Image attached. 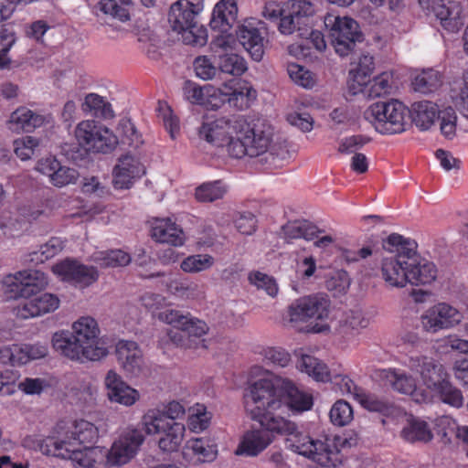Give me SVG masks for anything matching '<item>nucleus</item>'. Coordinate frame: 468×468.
Returning <instances> with one entry per match:
<instances>
[{
    "instance_id": "nucleus-19",
    "label": "nucleus",
    "mask_w": 468,
    "mask_h": 468,
    "mask_svg": "<svg viewBox=\"0 0 468 468\" xmlns=\"http://www.w3.org/2000/svg\"><path fill=\"white\" fill-rule=\"evenodd\" d=\"M408 367L412 372L420 376L422 384L431 392L448 376L442 364L427 356H410Z\"/></svg>"
},
{
    "instance_id": "nucleus-62",
    "label": "nucleus",
    "mask_w": 468,
    "mask_h": 468,
    "mask_svg": "<svg viewBox=\"0 0 468 468\" xmlns=\"http://www.w3.org/2000/svg\"><path fill=\"white\" fill-rule=\"evenodd\" d=\"M183 96L184 98L192 104L201 106V102L204 100V96L207 90L206 86H199L194 81L186 80L183 85Z\"/></svg>"
},
{
    "instance_id": "nucleus-59",
    "label": "nucleus",
    "mask_w": 468,
    "mask_h": 468,
    "mask_svg": "<svg viewBox=\"0 0 468 468\" xmlns=\"http://www.w3.org/2000/svg\"><path fill=\"white\" fill-rule=\"evenodd\" d=\"M39 142L33 136H26L14 141V152L17 157L26 161L31 158Z\"/></svg>"
},
{
    "instance_id": "nucleus-15",
    "label": "nucleus",
    "mask_w": 468,
    "mask_h": 468,
    "mask_svg": "<svg viewBox=\"0 0 468 468\" xmlns=\"http://www.w3.org/2000/svg\"><path fill=\"white\" fill-rule=\"evenodd\" d=\"M160 319L166 324L173 325L176 331H170V339L177 346H183V335L201 337L208 332V325L206 322L191 316L184 315L176 310H166L160 314Z\"/></svg>"
},
{
    "instance_id": "nucleus-29",
    "label": "nucleus",
    "mask_w": 468,
    "mask_h": 468,
    "mask_svg": "<svg viewBox=\"0 0 468 468\" xmlns=\"http://www.w3.org/2000/svg\"><path fill=\"white\" fill-rule=\"evenodd\" d=\"M383 249L397 254L392 258L411 261L417 255V243L411 239H406L398 233L390 234L382 243Z\"/></svg>"
},
{
    "instance_id": "nucleus-60",
    "label": "nucleus",
    "mask_w": 468,
    "mask_h": 468,
    "mask_svg": "<svg viewBox=\"0 0 468 468\" xmlns=\"http://www.w3.org/2000/svg\"><path fill=\"white\" fill-rule=\"evenodd\" d=\"M193 65L197 77L204 80H212L218 71V67L207 56L196 58Z\"/></svg>"
},
{
    "instance_id": "nucleus-1",
    "label": "nucleus",
    "mask_w": 468,
    "mask_h": 468,
    "mask_svg": "<svg viewBox=\"0 0 468 468\" xmlns=\"http://www.w3.org/2000/svg\"><path fill=\"white\" fill-rule=\"evenodd\" d=\"M283 378H260L250 383L244 394V406L251 419L278 433H290L291 448L319 465L331 468L341 463L340 452L327 441L314 440L309 435L294 433L295 424L275 414L282 409L281 393Z\"/></svg>"
},
{
    "instance_id": "nucleus-17",
    "label": "nucleus",
    "mask_w": 468,
    "mask_h": 468,
    "mask_svg": "<svg viewBox=\"0 0 468 468\" xmlns=\"http://www.w3.org/2000/svg\"><path fill=\"white\" fill-rule=\"evenodd\" d=\"M265 32L264 23L255 18L246 19L236 31L238 40L255 61L263 58Z\"/></svg>"
},
{
    "instance_id": "nucleus-3",
    "label": "nucleus",
    "mask_w": 468,
    "mask_h": 468,
    "mask_svg": "<svg viewBox=\"0 0 468 468\" xmlns=\"http://www.w3.org/2000/svg\"><path fill=\"white\" fill-rule=\"evenodd\" d=\"M100 333L94 318L82 316L73 323L72 332H56L52 336V346L57 352L70 360L98 361L108 354Z\"/></svg>"
},
{
    "instance_id": "nucleus-25",
    "label": "nucleus",
    "mask_w": 468,
    "mask_h": 468,
    "mask_svg": "<svg viewBox=\"0 0 468 468\" xmlns=\"http://www.w3.org/2000/svg\"><path fill=\"white\" fill-rule=\"evenodd\" d=\"M282 408L286 406L293 412H303L312 409L314 398L312 394L299 389L296 385L288 378H283L281 393Z\"/></svg>"
},
{
    "instance_id": "nucleus-54",
    "label": "nucleus",
    "mask_w": 468,
    "mask_h": 468,
    "mask_svg": "<svg viewBox=\"0 0 468 468\" xmlns=\"http://www.w3.org/2000/svg\"><path fill=\"white\" fill-rule=\"evenodd\" d=\"M250 282L255 285L258 289H262L266 293L274 297L278 293V285L273 277L269 276L259 271H252L248 277Z\"/></svg>"
},
{
    "instance_id": "nucleus-20",
    "label": "nucleus",
    "mask_w": 468,
    "mask_h": 468,
    "mask_svg": "<svg viewBox=\"0 0 468 468\" xmlns=\"http://www.w3.org/2000/svg\"><path fill=\"white\" fill-rule=\"evenodd\" d=\"M460 312L446 303H439L421 315V324L427 332L436 333L441 329L452 328L461 322Z\"/></svg>"
},
{
    "instance_id": "nucleus-64",
    "label": "nucleus",
    "mask_w": 468,
    "mask_h": 468,
    "mask_svg": "<svg viewBox=\"0 0 468 468\" xmlns=\"http://www.w3.org/2000/svg\"><path fill=\"white\" fill-rule=\"evenodd\" d=\"M48 387H49L48 382L38 378H26L17 385L18 389L27 395H39Z\"/></svg>"
},
{
    "instance_id": "nucleus-12",
    "label": "nucleus",
    "mask_w": 468,
    "mask_h": 468,
    "mask_svg": "<svg viewBox=\"0 0 468 468\" xmlns=\"http://www.w3.org/2000/svg\"><path fill=\"white\" fill-rule=\"evenodd\" d=\"M54 274L61 281L73 285L75 288L86 289L99 280L100 272L97 267L86 265L74 259H65L52 267Z\"/></svg>"
},
{
    "instance_id": "nucleus-56",
    "label": "nucleus",
    "mask_w": 468,
    "mask_h": 468,
    "mask_svg": "<svg viewBox=\"0 0 468 468\" xmlns=\"http://www.w3.org/2000/svg\"><path fill=\"white\" fill-rule=\"evenodd\" d=\"M80 174L76 169L59 164L49 182L56 187H63L75 184Z\"/></svg>"
},
{
    "instance_id": "nucleus-34",
    "label": "nucleus",
    "mask_w": 468,
    "mask_h": 468,
    "mask_svg": "<svg viewBox=\"0 0 468 468\" xmlns=\"http://www.w3.org/2000/svg\"><path fill=\"white\" fill-rule=\"evenodd\" d=\"M392 75L389 72H382L373 80L367 79L365 84H356L355 92H361L368 98H378L389 94L391 90Z\"/></svg>"
},
{
    "instance_id": "nucleus-5",
    "label": "nucleus",
    "mask_w": 468,
    "mask_h": 468,
    "mask_svg": "<svg viewBox=\"0 0 468 468\" xmlns=\"http://www.w3.org/2000/svg\"><path fill=\"white\" fill-rule=\"evenodd\" d=\"M272 141L271 126L264 122L258 121L252 125L247 121V125L238 137L231 135L225 146L229 155L240 159L244 156L256 157L268 151Z\"/></svg>"
},
{
    "instance_id": "nucleus-27",
    "label": "nucleus",
    "mask_w": 468,
    "mask_h": 468,
    "mask_svg": "<svg viewBox=\"0 0 468 468\" xmlns=\"http://www.w3.org/2000/svg\"><path fill=\"white\" fill-rule=\"evenodd\" d=\"M117 360L125 372L136 375L143 364V353L134 341L120 340L115 349Z\"/></svg>"
},
{
    "instance_id": "nucleus-49",
    "label": "nucleus",
    "mask_w": 468,
    "mask_h": 468,
    "mask_svg": "<svg viewBox=\"0 0 468 468\" xmlns=\"http://www.w3.org/2000/svg\"><path fill=\"white\" fill-rule=\"evenodd\" d=\"M374 58L369 55H362L359 58L357 67L350 70L352 78V89H356V84H365L374 69Z\"/></svg>"
},
{
    "instance_id": "nucleus-61",
    "label": "nucleus",
    "mask_w": 468,
    "mask_h": 468,
    "mask_svg": "<svg viewBox=\"0 0 468 468\" xmlns=\"http://www.w3.org/2000/svg\"><path fill=\"white\" fill-rule=\"evenodd\" d=\"M288 74L296 84L303 88H312L314 84L312 72L298 64H289Z\"/></svg>"
},
{
    "instance_id": "nucleus-8",
    "label": "nucleus",
    "mask_w": 468,
    "mask_h": 468,
    "mask_svg": "<svg viewBox=\"0 0 468 468\" xmlns=\"http://www.w3.org/2000/svg\"><path fill=\"white\" fill-rule=\"evenodd\" d=\"M74 134L79 146L88 153L109 154L119 143L112 130L95 120L79 122Z\"/></svg>"
},
{
    "instance_id": "nucleus-16",
    "label": "nucleus",
    "mask_w": 468,
    "mask_h": 468,
    "mask_svg": "<svg viewBox=\"0 0 468 468\" xmlns=\"http://www.w3.org/2000/svg\"><path fill=\"white\" fill-rule=\"evenodd\" d=\"M144 441V436L137 429L123 432L113 441L110 449H106L108 466H122L128 463L135 457Z\"/></svg>"
},
{
    "instance_id": "nucleus-36",
    "label": "nucleus",
    "mask_w": 468,
    "mask_h": 468,
    "mask_svg": "<svg viewBox=\"0 0 468 468\" xmlns=\"http://www.w3.org/2000/svg\"><path fill=\"white\" fill-rule=\"evenodd\" d=\"M401 437L409 442H429L433 434L429 424L420 419L410 418L401 431Z\"/></svg>"
},
{
    "instance_id": "nucleus-50",
    "label": "nucleus",
    "mask_w": 468,
    "mask_h": 468,
    "mask_svg": "<svg viewBox=\"0 0 468 468\" xmlns=\"http://www.w3.org/2000/svg\"><path fill=\"white\" fill-rule=\"evenodd\" d=\"M329 416L334 425L346 426L353 420V409L348 402L340 399L334 403Z\"/></svg>"
},
{
    "instance_id": "nucleus-7",
    "label": "nucleus",
    "mask_w": 468,
    "mask_h": 468,
    "mask_svg": "<svg viewBox=\"0 0 468 468\" xmlns=\"http://www.w3.org/2000/svg\"><path fill=\"white\" fill-rule=\"evenodd\" d=\"M144 431L148 435H158V446L163 452H176L181 445L185 425L167 419L159 409L149 410L142 419Z\"/></svg>"
},
{
    "instance_id": "nucleus-51",
    "label": "nucleus",
    "mask_w": 468,
    "mask_h": 468,
    "mask_svg": "<svg viewBox=\"0 0 468 468\" xmlns=\"http://www.w3.org/2000/svg\"><path fill=\"white\" fill-rule=\"evenodd\" d=\"M64 246V241L60 238L52 237L40 246L39 250L32 253L31 261L44 262L58 255Z\"/></svg>"
},
{
    "instance_id": "nucleus-48",
    "label": "nucleus",
    "mask_w": 468,
    "mask_h": 468,
    "mask_svg": "<svg viewBox=\"0 0 468 468\" xmlns=\"http://www.w3.org/2000/svg\"><path fill=\"white\" fill-rule=\"evenodd\" d=\"M214 262V258L209 254H194L185 258L180 268L185 272L196 273L210 269Z\"/></svg>"
},
{
    "instance_id": "nucleus-13",
    "label": "nucleus",
    "mask_w": 468,
    "mask_h": 468,
    "mask_svg": "<svg viewBox=\"0 0 468 468\" xmlns=\"http://www.w3.org/2000/svg\"><path fill=\"white\" fill-rule=\"evenodd\" d=\"M330 300L322 293L301 297L291 303L288 314L292 323L307 322L309 319L324 321L328 318Z\"/></svg>"
},
{
    "instance_id": "nucleus-10",
    "label": "nucleus",
    "mask_w": 468,
    "mask_h": 468,
    "mask_svg": "<svg viewBox=\"0 0 468 468\" xmlns=\"http://www.w3.org/2000/svg\"><path fill=\"white\" fill-rule=\"evenodd\" d=\"M247 125L243 115H230L204 121L198 130L200 138L216 147H224L229 138L242 133Z\"/></svg>"
},
{
    "instance_id": "nucleus-45",
    "label": "nucleus",
    "mask_w": 468,
    "mask_h": 468,
    "mask_svg": "<svg viewBox=\"0 0 468 468\" xmlns=\"http://www.w3.org/2000/svg\"><path fill=\"white\" fill-rule=\"evenodd\" d=\"M441 84V75L438 71L429 69L418 74L413 82V89L421 93H430L437 90Z\"/></svg>"
},
{
    "instance_id": "nucleus-28",
    "label": "nucleus",
    "mask_w": 468,
    "mask_h": 468,
    "mask_svg": "<svg viewBox=\"0 0 468 468\" xmlns=\"http://www.w3.org/2000/svg\"><path fill=\"white\" fill-rule=\"evenodd\" d=\"M409 261L392 257L384 258L381 273L384 281L392 287L402 288L409 282Z\"/></svg>"
},
{
    "instance_id": "nucleus-52",
    "label": "nucleus",
    "mask_w": 468,
    "mask_h": 468,
    "mask_svg": "<svg viewBox=\"0 0 468 468\" xmlns=\"http://www.w3.org/2000/svg\"><path fill=\"white\" fill-rule=\"evenodd\" d=\"M259 354L267 364L285 367L291 362V355L282 347L267 346L262 347Z\"/></svg>"
},
{
    "instance_id": "nucleus-63",
    "label": "nucleus",
    "mask_w": 468,
    "mask_h": 468,
    "mask_svg": "<svg viewBox=\"0 0 468 468\" xmlns=\"http://www.w3.org/2000/svg\"><path fill=\"white\" fill-rule=\"evenodd\" d=\"M257 218L251 212H243L235 220V227L243 235H251L257 229Z\"/></svg>"
},
{
    "instance_id": "nucleus-55",
    "label": "nucleus",
    "mask_w": 468,
    "mask_h": 468,
    "mask_svg": "<svg viewBox=\"0 0 468 468\" xmlns=\"http://www.w3.org/2000/svg\"><path fill=\"white\" fill-rule=\"evenodd\" d=\"M288 5L289 11L296 16L297 23L307 27L309 16L314 13L313 4L307 0H290Z\"/></svg>"
},
{
    "instance_id": "nucleus-22",
    "label": "nucleus",
    "mask_w": 468,
    "mask_h": 468,
    "mask_svg": "<svg viewBox=\"0 0 468 468\" xmlns=\"http://www.w3.org/2000/svg\"><path fill=\"white\" fill-rule=\"evenodd\" d=\"M59 299L56 294L45 292L34 298H25L16 307V316L28 319L52 313L59 306Z\"/></svg>"
},
{
    "instance_id": "nucleus-32",
    "label": "nucleus",
    "mask_w": 468,
    "mask_h": 468,
    "mask_svg": "<svg viewBox=\"0 0 468 468\" xmlns=\"http://www.w3.org/2000/svg\"><path fill=\"white\" fill-rule=\"evenodd\" d=\"M44 122V118L33 112L26 107H20L12 112L8 124L9 129L16 133H30L34 129L40 127Z\"/></svg>"
},
{
    "instance_id": "nucleus-14",
    "label": "nucleus",
    "mask_w": 468,
    "mask_h": 468,
    "mask_svg": "<svg viewBox=\"0 0 468 468\" xmlns=\"http://www.w3.org/2000/svg\"><path fill=\"white\" fill-rule=\"evenodd\" d=\"M238 5L234 0H221L214 7L209 22L211 29L218 32L214 45L221 48L230 46L232 39L229 31L237 20Z\"/></svg>"
},
{
    "instance_id": "nucleus-38",
    "label": "nucleus",
    "mask_w": 468,
    "mask_h": 468,
    "mask_svg": "<svg viewBox=\"0 0 468 468\" xmlns=\"http://www.w3.org/2000/svg\"><path fill=\"white\" fill-rule=\"evenodd\" d=\"M442 403L459 409L463 405V396L460 388L454 386L449 375L431 391Z\"/></svg>"
},
{
    "instance_id": "nucleus-35",
    "label": "nucleus",
    "mask_w": 468,
    "mask_h": 468,
    "mask_svg": "<svg viewBox=\"0 0 468 468\" xmlns=\"http://www.w3.org/2000/svg\"><path fill=\"white\" fill-rule=\"evenodd\" d=\"M186 451H190L191 454L199 463H211L218 456V445L207 438H194L186 441Z\"/></svg>"
},
{
    "instance_id": "nucleus-46",
    "label": "nucleus",
    "mask_w": 468,
    "mask_h": 468,
    "mask_svg": "<svg viewBox=\"0 0 468 468\" xmlns=\"http://www.w3.org/2000/svg\"><path fill=\"white\" fill-rule=\"evenodd\" d=\"M218 67V71L234 77L241 76L248 69L246 60L238 54L219 56Z\"/></svg>"
},
{
    "instance_id": "nucleus-33",
    "label": "nucleus",
    "mask_w": 468,
    "mask_h": 468,
    "mask_svg": "<svg viewBox=\"0 0 468 468\" xmlns=\"http://www.w3.org/2000/svg\"><path fill=\"white\" fill-rule=\"evenodd\" d=\"M257 98V91L248 82H239L227 91V101L230 107L243 111L251 106Z\"/></svg>"
},
{
    "instance_id": "nucleus-53",
    "label": "nucleus",
    "mask_w": 468,
    "mask_h": 468,
    "mask_svg": "<svg viewBox=\"0 0 468 468\" xmlns=\"http://www.w3.org/2000/svg\"><path fill=\"white\" fill-rule=\"evenodd\" d=\"M297 48L300 49V54L303 57L312 55V48L322 52L326 48V43L324 35L319 30H311L309 37H306L300 44L297 45Z\"/></svg>"
},
{
    "instance_id": "nucleus-11",
    "label": "nucleus",
    "mask_w": 468,
    "mask_h": 468,
    "mask_svg": "<svg viewBox=\"0 0 468 468\" xmlns=\"http://www.w3.org/2000/svg\"><path fill=\"white\" fill-rule=\"evenodd\" d=\"M423 9L431 11L443 30L456 33L466 22V13L460 1L456 0H419Z\"/></svg>"
},
{
    "instance_id": "nucleus-57",
    "label": "nucleus",
    "mask_w": 468,
    "mask_h": 468,
    "mask_svg": "<svg viewBox=\"0 0 468 468\" xmlns=\"http://www.w3.org/2000/svg\"><path fill=\"white\" fill-rule=\"evenodd\" d=\"M226 102H228L227 91H223L221 89L211 85H207V90L201 106L207 110H218Z\"/></svg>"
},
{
    "instance_id": "nucleus-47",
    "label": "nucleus",
    "mask_w": 468,
    "mask_h": 468,
    "mask_svg": "<svg viewBox=\"0 0 468 468\" xmlns=\"http://www.w3.org/2000/svg\"><path fill=\"white\" fill-rule=\"evenodd\" d=\"M131 260L130 254L122 250L102 251L95 257V261L104 268L126 266L131 262Z\"/></svg>"
},
{
    "instance_id": "nucleus-9",
    "label": "nucleus",
    "mask_w": 468,
    "mask_h": 468,
    "mask_svg": "<svg viewBox=\"0 0 468 468\" xmlns=\"http://www.w3.org/2000/svg\"><path fill=\"white\" fill-rule=\"evenodd\" d=\"M324 22L329 30L331 44L340 57L348 56L356 42L363 41L359 26L353 18L327 14Z\"/></svg>"
},
{
    "instance_id": "nucleus-26",
    "label": "nucleus",
    "mask_w": 468,
    "mask_h": 468,
    "mask_svg": "<svg viewBox=\"0 0 468 468\" xmlns=\"http://www.w3.org/2000/svg\"><path fill=\"white\" fill-rule=\"evenodd\" d=\"M105 385L108 390V397L112 402L132 406L139 399L138 391L124 383L120 376L112 370L107 373Z\"/></svg>"
},
{
    "instance_id": "nucleus-58",
    "label": "nucleus",
    "mask_w": 468,
    "mask_h": 468,
    "mask_svg": "<svg viewBox=\"0 0 468 468\" xmlns=\"http://www.w3.org/2000/svg\"><path fill=\"white\" fill-rule=\"evenodd\" d=\"M441 134L447 139H452L456 134L457 116L451 107L445 109L438 116Z\"/></svg>"
},
{
    "instance_id": "nucleus-2",
    "label": "nucleus",
    "mask_w": 468,
    "mask_h": 468,
    "mask_svg": "<svg viewBox=\"0 0 468 468\" xmlns=\"http://www.w3.org/2000/svg\"><path fill=\"white\" fill-rule=\"evenodd\" d=\"M98 437V428L86 420H61L48 436H27L23 445L46 456L69 460L73 468H107L105 447L76 448L77 445L93 443Z\"/></svg>"
},
{
    "instance_id": "nucleus-31",
    "label": "nucleus",
    "mask_w": 468,
    "mask_h": 468,
    "mask_svg": "<svg viewBox=\"0 0 468 468\" xmlns=\"http://www.w3.org/2000/svg\"><path fill=\"white\" fill-rule=\"evenodd\" d=\"M409 283L412 285L429 284L437 277V268L433 262L418 256L409 261Z\"/></svg>"
},
{
    "instance_id": "nucleus-24",
    "label": "nucleus",
    "mask_w": 468,
    "mask_h": 468,
    "mask_svg": "<svg viewBox=\"0 0 468 468\" xmlns=\"http://www.w3.org/2000/svg\"><path fill=\"white\" fill-rule=\"evenodd\" d=\"M260 430L246 432L239 442L235 453L237 455L256 456L271 442L277 431H271L267 427L261 426Z\"/></svg>"
},
{
    "instance_id": "nucleus-41",
    "label": "nucleus",
    "mask_w": 468,
    "mask_h": 468,
    "mask_svg": "<svg viewBox=\"0 0 468 468\" xmlns=\"http://www.w3.org/2000/svg\"><path fill=\"white\" fill-rule=\"evenodd\" d=\"M82 110L84 112L97 118L111 119L114 116L112 104L96 93L86 95L82 103Z\"/></svg>"
},
{
    "instance_id": "nucleus-6",
    "label": "nucleus",
    "mask_w": 468,
    "mask_h": 468,
    "mask_svg": "<svg viewBox=\"0 0 468 468\" xmlns=\"http://www.w3.org/2000/svg\"><path fill=\"white\" fill-rule=\"evenodd\" d=\"M409 108L398 100L372 103L364 117L381 134L401 133L406 130Z\"/></svg>"
},
{
    "instance_id": "nucleus-42",
    "label": "nucleus",
    "mask_w": 468,
    "mask_h": 468,
    "mask_svg": "<svg viewBox=\"0 0 468 468\" xmlns=\"http://www.w3.org/2000/svg\"><path fill=\"white\" fill-rule=\"evenodd\" d=\"M321 232L323 230L306 220L290 222L283 227L284 236L288 239L314 240Z\"/></svg>"
},
{
    "instance_id": "nucleus-4",
    "label": "nucleus",
    "mask_w": 468,
    "mask_h": 468,
    "mask_svg": "<svg viewBox=\"0 0 468 468\" xmlns=\"http://www.w3.org/2000/svg\"><path fill=\"white\" fill-rule=\"evenodd\" d=\"M203 8V0H178L170 7L168 21L174 31L183 34L187 45L203 47L207 42V28L198 27L197 20Z\"/></svg>"
},
{
    "instance_id": "nucleus-18",
    "label": "nucleus",
    "mask_w": 468,
    "mask_h": 468,
    "mask_svg": "<svg viewBox=\"0 0 468 468\" xmlns=\"http://www.w3.org/2000/svg\"><path fill=\"white\" fill-rule=\"evenodd\" d=\"M378 377L393 390L410 396L416 402L421 403L430 399L427 391L417 387L416 379L401 369H381L378 371Z\"/></svg>"
},
{
    "instance_id": "nucleus-21",
    "label": "nucleus",
    "mask_w": 468,
    "mask_h": 468,
    "mask_svg": "<svg viewBox=\"0 0 468 468\" xmlns=\"http://www.w3.org/2000/svg\"><path fill=\"white\" fill-rule=\"evenodd\" d=\"M145 174L144 165L135 157L125 154L114 166L112 184L115 189H129L136 178Z\"/></svg>"
},
{
    "instance_id": "nucleus-39",
    "label": "nucleus",
    "mask_w": 468,
    "mask_h": 468,
    "mask_svg": "<svg viewBox=\"0 0 468 468\" xmlns=\"http://www.w3.org/2000/svg\"><path fill=\"white\" fill-rule=\"evenodd\" d=\"M299 367L318 382H330L334 375L324 362L309 355L302 356Z\"/></svg>"
},
{
    "instance_id": "nucleus-40",
    "label": "nucleus",
    "mask_w": 468,
    "mask_h": 468,
    "mask_svg": "<svg viewBox=\"0 0 468 468\" xmlns=\"http://www.w3.org/2000/svg\"><path fill=\"white\" fill-rule=\"evenodd\" d=\"M436 433L444 444L452 443L453 439L462 440L468 435V427H460L456 421L448 417L441 418L437 424Z\"/></svg>"
},
{
    "instance_id": "nucleus-30",
    "label": "nucleus",
    "mask_w": 468,
    "mask_h": 468,
    "mask_svg": "<svg viewBox=\"0 0 468 468\" xmlns=\"http://www.w3.org/2000/svg\"><path fill=\"white\" fill-rule=\"evenodd\" d=\"M20 284L17 285V291L21 297L29 298L48 285V278L42 271L37 270H28L18 272Z\"/></svg>"
},
{
    "instance_id": "nucleus-37",
    "label": "nucleus",
    "mask_w": 468,
    "mask_h": 468,
    "mask_svg": "<svg viewBox=\"0 0 468 468\" xmlns=\"http://www.w3.org/2000/svg\"><path fill=\"white\" fill-rule=\"evenodd\" d=\"M437 105L428 101H418L412 105V121L420 130H428L440 115Z\"/></svg>"
},
{
    "instance_id": "nucleus-44",
    "label": "nucleus",
    "mask_w": 468,
    "mask_h": 468,
    "mask_svg": "<svg viewBox=\"0 0 468 468\" xmlns=\"http://www.w3.org/2000/svg\"><path fill=\"white\" fill-rule=\"evenodd\" d=\"M227 186L221 180L203 183L196 188L195 197L199 202H213L221 199L227 193Z\"/></svg>"
},
{
    "instance_id": "nucleus-23",
    "label": "nucleus",
    "mask_w": 468,
    "mask_h": 468,
    "mask_svg": "<svg viewBox=\"0 0 468 468\" xmlns=\"http://www.w3.org/2000/svg\"><path fill=\"white\" fill-rule=\"evenodd\" d=\"M152 237L157 242L174 247H181L186 242L182 227L171 218H155L152 225Z\"/></svg>"
},
{
    "instance_id": "nucleus-43",
    "label": "nucleus",
    "mask_w": 468,
    "mask_h": 468,
    "mask_svg": "<svg viewBox=\"0 0 468 468\" xmlns=\"http://www.w3.org/2000/svg\"><path fill=\"white\" fill-rule=\"evenodd\" d=\"M212 419V413L207 410L204 404L197 403L189 410L187 427L195 433H200L207 430Z\"/></svg>"
}]
</instances>
